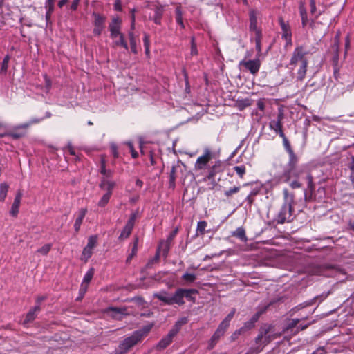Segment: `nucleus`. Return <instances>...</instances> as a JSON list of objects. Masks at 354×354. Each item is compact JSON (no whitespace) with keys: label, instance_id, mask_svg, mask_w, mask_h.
Masks as SVG:
<instances>
[{"label":"nucleus","instance_id":"nucleus-1","mask_svg":"<svg viewBox=\"0 0 354 354\" xmlns=\"http://www.w3.org/2000/svg\"><path fill=\"white\" fill-rule=\"evenodd\" d=\"M214 156V152L209 148L206 147L203 149V154L198 157L194 164L196 171H207L206 178L208 180L214 179L216 174L223 171L221 160L212 161Z\"/></svg>","mask_w":354,"mask_h":354},{"label":"nucleus","instance_id":"nucleus-2","mask_svg":"<svg viewBox=\"0 0 354 354\" xmlns=\"http://www.w3.org/2000/svg\"><path fill=\"white\" fill-rule=\"evenodd\" d=\"M151 329V326H147L143 328L135 331L130 337L125 338L116 350L118 354H124L133 346L141 342L147 336Z\"/></svg>","mask_w":354,"mask_h":354},{"label":"nucleus","instance_id":"nucleus-3","mask_svg":"<svg viewBox=\"0 0 354 354\" xmlns=\"http://www.w3.org/2000/svg\"><path fill=\"white\" fill-rule=\"evenodd\" d=\"M306 54L307 53L302 46H298L295 49L290 61L289 64L292 69H294L297 65L299 66L297 73V78L299 80H304L306 76L308 66V60L306 58Z\"/></svg>","mask_w":354,"mask_h":354},{"label":"nucleus","instance_id":"nucleus-4","mask_svg":"<svg viewBox=\"0 0 354 354\" xmlns=\"http://www.w3.org/2000/svg\"><path fill=\"white\" fill-rule=\"evenodd\" d=\"M187 322V319L185 317L181 318L176 322L174 327L169 332L168 335L163 337L158 344L157 348L159 349H164L167 347L172 342L173 338L176 335L182 326Z\"/></svg>","mask_w":354,"mask_h":354},{"label":"nucleus","instance_id":"nucleus-5","mask_svg":"<svg viewBox=\"0 0 354 354\" xmlns=\"http://www.w3.org/2000/svg\"><path fill=\"white\" fill-rule=\"evenodd\" d=\"M98 237L93 235L88 237L86 245L84 248L80 259L86 263L91 257L94 248L97 245Z\"/></svg>","mask_w":354,"mask_h":354},{"label":"nucleus","instance_id":"nucleus-6","mask_svg":"<svg viewBox=\"0 0 354 354\" xmlns=\"http://www.w3.org/2000/svg\"><path fill=\"white\" fill-rule=\"evenodd\" d=\"M93 30L95 36H100L105 28L106 17L98 12L92 14Z\"/></svg>","mask_w":354,"mask_h":354},{"label":"nucleus","instance_id":"nucleus-7","mask_svg":"<svg viewBox=\"0 0 354 354\" xmlns=\"http://www.w3.org/2000/svg\"><path fill=\"white\" fill-rule=\"evenodd\" d=\"M261 61L259 57H257L255 59H244L239 63L240 67H243L246 71H250V73L254 75L257 74L261 67Z\"/></svg>","mask_w":354,"mask_h":354},{"label":"nucleus","instance_id":"nucleus-8","mask_svg":"<svg viewBox=\"0 0 354 354\" xmlns=\"http://www.w3.org/2000/svg\"><path fill=\"white\" fill-rule=\"evenodd\" d=\"M296 166L297 164L292 166L290 165V159H289L288 167L284 170L283 173L279 177V176L276 177L277 183H279V181L287 183L291 179V178L297 177L299 174L296 170Z\"/></svg>","mask_w":354,"mask_h":354},{"label":"nucleus","instance_id":"nucleus-9","mask_svg":"<svg viewBox=\"0 0 354 354\" xmlns=\"http://www.w3.org/2000/svg\"><path fill=\"white\" fill-rule=\"evenodd\" d=\"M29 127V124H23L14 127L12 130H6V136H10L14 139L20 138L25 135L26 130Z\"/></svg>","mask_w":354,"mask_h":354},{"label":"nucleus","instance_id":"nucleus-10","mask_svg":"<svg viewBox=\"0 0 354 354\" xmlns=\"http://www.w3.org/2000/svg\"><path fill=\"white\" fill-rule=\"evenodd\" d=\"M115 186L116 183L115 181L106 178H101L99 187L105 194L112 196L113 191Z\"/></svg>","mask_w":354,"mask_h":354},{"label":"nucleus","instance_id":"nucleus-11","mask_svg":"<svg viewBox=\"0 0 354 354\" xmlns=\"http://www.w3.org/2000/svg\"><path fill=\"white\" fill-rule=\"evenodd\" d=\"M279 24L282 30V38L286 41L287 45H291L292 32L290 26L282 18L279 19Z\"/></svg>","mask_w":354,"mask_h":354},{"label":"nucleus","instance_id":"nucleus-12","mask_svg":"<svg viewBox=\"0 0 354 354\" xmlns=\"http://www.w3.org/2000/svg\"><path fill=\"white\" fill-rule=\"evenodd\" d=\"M292 211V207L290 203H286L283 206L279 215L278 216V218H279L281 223L290 220Z\"/></svg>","mask_w":354,"mask_h":354},{"label":"nucleus","instance_id":"nucleus-13","mask_svg":"<svg viewBox=\"0 0 354 354\" xmlns=\"http://www.w3.org/2000/svg\"><path fill=\"white\" fill-rule=\"evenodd\" d=\"M94 275V269L90 268L87 272L85 274L83 281L81 283L80 288V292L82 295H84L85 292L87 290L88 284L90 281H91Z\"/></svg>","mask_w":354,"mask_h":354},{"label":"nucleus","instance_id":"nucleus-14","mask_svg":"<svg viewBox=\"0 0 354 354\" xmlns=\"http://www.w3.org/2000/svg\"><path fill=\"white\" fill-rule=\"evenodd\" d=\"M110 37L112 39H115L119 37V40L114 41V46H121L126 50L128 49L127 43L125 41L124 35L121 32V30L110 32Z\"/></svg>","mask_w":354,"mask_h":354},{"label":"nucleus","instance_id":"nucleus-15","mask_svg":"<svg viewBox=\"0 0 354 354\" xmlns=\"http://www.w3.org/2000/svg\"><path fill=\"white\" fill-rule=\"evenodd\" d=\"M107 313L116 319H121L124 315H128L127 308L111 307L107 309Z\"/></svg>","mask_w":354,"mask_h":354},{"label":"nucleus","instance_id":"nucleus-16","mask_svg":"<svg viewBox=\"0 0 354 354\" xmlns=\"http://www.w3.org/2000/svg\"><path fill=\"white\" fill-rule=\"evenodd\" d=\"M21 198L22 192L21 191H18L10 210V214L13 217H17L18 215Z\"/></svg>","mask_w":354,"mask_h":354},{"label":"nucleus","instance_id":"nucleus-17","mask_svg":"<svg viewBox=\"0 0 354 354\" xmlns=\"http://www.w3.org/2000/svg\"><path fill=\"white\" fill-rule=\"evenodd\" d=\"M100 174L102 175V178H106L107 179L111 178L113 175V170L106 169V158L104 156H101Z\"/></svg>","mask_w":354,"mask_h":354},{"label":"nucleus","instance_id":"nucleus-18","mask_svg":"<svg viewBox=\"0 0 354 354\" xmlns=\"http://www.w3.org/2000/svg\"><path fill=\"white\" fill-rule=\"evenodd\" d=\"M185 290L184 289L179 288L178 289L174 295H171V305L178 304L183 305L184 304V297H185Z\"/></svg>","mask_w":354,"mask_h":354},{"label":"nucleus","instance_id":"nucleus-19","mask_svg":"<svg viewBox=\"0 0 354 354\" xmlns=\"http://www.w3.org/2000/svg\"><path fill=\"white\" fill-rule=\"evenodd\" d=\"M283 145L287 152L289 154V159H290V165L292 166H294L295 164H297L298 158L295 154L293 150L292 149L290 142L286 138H284Z\"/></svg>","mask_w":354,"mask_h":354},{"label":"nucleus","instance_id":"nucleus-20","mask_svg":"<svg viewBox=\"0 0 354 354\" xmlns=\"http://www.w3.org/2000/svg\"><path fill=\"white\" fill-rule=\"evenodd\" d=\"M41 308L39 306H35V307L31 308L26 315L25 319L24 321V324H27L35 320Z\"/></svg>","mask_w":354,"mask_h":354},{"label":"nucleus","instance_id":"nucleus-21","mask_svg":"<svg viewBox=\"0 0 354 354\" xmlns=\"http://www.w3.org/2000/svg\"><path fill=\"white\" fill-rule=\"evenodd\" d=\"M250 29L254 32V35L257 34V31L261 32V30L257 27V12L254 10L250 12Z\"/></svg>","mask_w":354,"mask_h":354},{"label":"nucleus","instance_id":"nucleus-22","mask_svg":"<svg viewBox=\"0 0 354 354\" xmlns=\"http://www.w3.org/2000/svg\"><path fill=\"white\" fill-rule=\"evenodd\" d=\"M122 23V21L120 17L118 16L113 17L109 25V31L113 32L121 30Z\"/></svg>","mask_w":354,"mask_h":354},{"label":"nucleus","instance_id":"nucleus-23","mask_svg":"<svg viewBox=\"0 0 354 354\" xmlns=\"http://www.w3.org/2000/svg\"><path fill=\"white\" fill-rule=\"evenodd\" d=\"M134 225V220L133 218H131L128 222L127 223L126 225L124 226L123 230L122 231L120 239H124L129 237V236L131 234V231L133 230Z\"/></svg>","mask_w":354,"mask_h":354},{"label":"nucleus","instance_id":"nucleus-24","mask_svg":"<svg viewBox=\"0 0 354 354\" xmlns=\"http://www.w3.org/2000/svg\"><path fill=\"white\" fill-rule=\"evenodd\" d=\"M234 313H235L234 310H232V312H230L227 315V317L224 319V320L220 324L217 330H220L221 332H222V333L224 334L225 331L228 328V326L230 325V322L232 320V319L233 318Z\"/></svg>","mask_w":354,"mask_h":354},{"label":"nucleus","instance_id":"nucleus-25","mask_svg":"<svg viewBox=\"0 0 354 354\" xmlns=\"http://www.w3.org/2000/svg\"><path fill=\"white\" fill-rule=\"evenodd\" d=\"M283 118V113H279L277 116V120H273L270 122V129L274 130L275 132H277L278 131L281 129Z\"/></svg>","mask_w":354,"mask_h":354},{"label":"nucleus","instance_id":"nucleus-26","mask_svg":"<svg viewBox=\"0 0 354 354\" xmlns=\"http://www.w3.org/2000/svg\"><path fill=\"white\" fill-rule=\"evenodd\" d=\"M86 209H81L78 213V216L75 219L74 228L76 232H78L80 229V226L83 222L84 218L86 214Z\"/></svg>","mask_w":354,"mask_h":354},{"label":"nucleus","instance_id":"nucleus-27","mask_svg":"<svg viewBox=\"0 0 354 354\" xmlns=\"http://www.w3.org/2000/svg\"><path fill=\"white\" fill-rule=\"evenodd\" d=\"M155 297L167 305H171V295L163 292L155 294Z\"/></svg>","mask_w":354,"mask_h":354},{"label":"nucleus","instance_id":"nucleus-28","mask_svg":"<svg viewBox=\"0 0 354 354\" xmlns=\"http://www.w3.org/2000/svg\"><path fill=\"white\" fill-rule=\"evenodd\" d=\"M255 35V43H256V50L257 51V57H260L261 55V32H259L257 31V34Z\"/></svg>","mask_w":354,"mask_h":354},{"label":"nucleus","instance_id":"nucleus-29","mask_svg":"<svg viewBox=\"0 0 354 354\" xmlns=\"http://www.w3.org/2000/svg\"><path fill=\"white\" fill-rule=\"evenodd\" d=\"M299 12L301 17L302 25L303 26H305L307 25L308 20L307 17L306 10L303 3H301L299 6Z\"/></svg>","mask_w":354,"mask_h":354},{"label":"nucleus","instance_id":"nucleus-30","mask_svg":"<svg viewBox=\"0 0 354 354\" xmlns=\"http://www.w3.org/2000/svg\"><path fill=\"white\" fill-rule=\"evenodd\" d=\"M8 185L5 183H1L0 185V201L3 202L5 201L8 191Z\"/></svg>","mask_w":354,"mask_h":354},{"label":"nucleus","instance_id":"nucleus-31","mask_svg":"<svg viewBox=\"0 0 354 354\" xmlns=\"http://www.w3.org/2000/svg\"><path fill=\"white\" fill-rule=\"evenodd\" d=\"M233 236L239 238L241 241H245L247 240L246 236H245V230L242 227L237 228L234 232Z\"/></svg>","mask_w":354,"mask_h":354},{"label":"nucleus","instance_id":"nucleus-32","mask_svg":"<svg viewBox=\"0 0 354 354\" xmlns=\"http://www.w3.org/2000/svg\"><path fill=\"white\" fill-rule=\"evenodd\" d=\"M111 195L104 193L98 201L97 205L100 207H105L110 201Z\"/></svg>","mask_w":354,"mask_h":354},{"label":"nucleus","instance_id":"nucleus-33","mask_svg":"<svg viewBox=\"0 0 354 354\" xmlns=\"http://www.w3.org/2000/svg\"><path fill=\"white\" fill-rule=\"evenodd\" d=\"M129 37L130 41L131 50L134 54H136L138 53V50L136 46V39L134 37L133 33L132 32H130L129 33Z\"/></svg>","mask_w":354,"mask_h":354},{"label":"nucleus","instance_id":"nucleus-34","mask_svg":"<svg viewBox=\"0 0 354 354\" xmlns=\"http://www.w3.org/2000/svg\"><path fill=\"white\" fill-rule=\"evenodd\" d=\"M207 225V223L206 221H203L198 223L197 225V233L200 234L201 235H203L205 233V228Z\"/></svg>","mask_w":354,"mask_h":354},{"label":"nucleus","instance_id":"nucleus-35","mask_svg":"<svg viewBox=\"0 0 354 354\" xmlns=\"http://www.w3.org/2000/svg\"><path fill=\"white\" fill-rule=\"evenodd\" d=\"M51 244L47 243L37 250V252L41 255H47L51 249Z\"/></svg>","mask_w":354,"mask_h":354},{"label":"nucleus","instance_id":"nucleus-36","mask_svg":"<svg viewBox=\"0 0 354 354\" xmlns=\"http://www.w3.org/2000/svg\"><path fill=\"white\" fill-rule=\"evenodd\" d=\"M224 334L222 333V332H221L220 330H216V332L214 333V335H212V338H211V345H212V347L214 346V345L217 342V341L220 339L221 337H222Z\"/></svg>","mask_w":354,"mask_h":354},{"label":"nucleus","instance_id":"nucleus-37","mask_svg":"<svg viewBox=\"0 0 354 354\" xmlns=\"http://www.w3.org/2000/svg\"><path fill=\"white\" fill-rule=\"evenodd\" d=\"M65 151L68 153L70 155L75 156L77 159H79V155L77 154L75 149L71 145H68L65 149Z\"/></svg>","mask_w":354,"mask_h":354},{"label":"nucleus","instance_id":"nucleus-38","mask_svg":"<svg viewBox=\"0 0 354 354\" xmlns=\"http://www.w3.org/2000/svg\"><path fill=\"white\" fill-rule=\"evenodd\" d=\"M182 279L186 282L192 283L195 281L196 276L194 274L185 273L183 275Z\"/></svg>","mask_w":354,"mask_h":354},{"label":"nucleus","instance_id":"nucleus-39","mask_svg":"<svg viewBox=\"0 0 354 354\" xmlns=\"http://www.w3.org/2000/svg\"><path fill=\"white\" fill-rule=\"evenodd\" d=\"M234 169L241 178H242L245 174V166H236L234 167Z\"/></svg>","mask_w":354,"mask_h":354},{"label":"nucleus","instance_id":"nucleus-40","mask_svg":"<svg viewBox=\"0 0 354 354\" xmlns=\"http://www.w3.org/2000/svg\"><path fill=\"white\" fill-rule=\"evenodd\" d=\"M239 190H240V187H234L230 188V189L225 191L224 192V195L227 198H229L231 196H232L233 194H236Z\"/></svg>","mask_w":354,"mask_h":354},{"label":"nucleus","instance_id":"nucleus-41","mask_svg":"<svg viewBox=\"0 0 354 354\" xmlns=\"http://www.w3.org/2000/svg\"><path fill=\"white\" fill-rule=\"evenodd\" d=\"M44 77L45 80V90L46 92H48L52 86L51 80L47 75H44Z\"/></svg>","mask_w":354,"mask_h":354},{"label":"nucleus","instance_id":"nucleus-42","mask_svg":"<svg viewBox=\"0 0 354 354\" xmlns=\"http://www.w3.org/2000/svg\"><path fill=\"white\" fill-rule=\"evenodd\" d=\"M126 145L128 146L131 156L133 158H136L138 156V153L135 151L133 144L131 142H127Z\"/></svg>","mask_w":354,"mask_h":354},{"label":"nucleus","instance_id":"nucleus-43","mask_svg":"<svg viewBox=\"0 0 354 354\" xmlns=\"http://www.w3.org/2000/svg\"><path fill=\"white\" fill-rule=\"evenodd\" d=\"M298 323H299V319H292L288 323V326L286 328V330L288 331L289 330H292L293 328H295L297 326Z\"/></svg>","mask_w":354,"mask_h":354},{"label":"nucleus","instance_id":"nucleus-44","mask_svg":"<svg viewBox=\"0 0 354 354\" xmlns=\"http://www.w3.org/2000/svg\"><path fill=\"white\" fill-rule=\"evenodd\" d=\"M110 149H111V153H112L113 156L115 158H118V156H119V153H118V151L117 146L115 144H111V146H110Z\"/></svg>","mask_w":354,"mask_h":354},{"label":"nucleus","instance_id":"nucleus-45","mask_svg":"<svg viewBox=\"0 0 354 354\" xmlns=\"http://www.w3.org/2000/svg\"><path fill=\"white\" fill-rule=\"evenodd\" d=\"M191 54L192 55H196L198 54L196 44L194 41V37L192 39Z\"/></svg>","mask_w":354,"mask_h":354},{"label":"nucleus","instance_id":"nucleus-46","mask_svg":"<svg viewBox=\"0 0 354 354\" xmlns=\"http://www.w3.org/2000/svg\"><path fill=\"white\" fill-rule=\"evenodd\" d=\"M310 12L313 15H315V17H317L315 0H310Z\"/></svg>","mask_w":354,"mask_h":354},{"label":"nucleus","instance_id":"nucleus-47","mask_svg":"<svg viewBox=\"0 0 354 354\" xmlns=\"http://www.w3.org/2000/svg\"><path fill=\"white\" fill-rule=\"evenodd\" d=\"M185 292V297L191 299V294L195 293L196 291L193 289H184Z\"/></svg>","mask_w":354,"mask_h":354},{"label":"nucleus","instance_id":"nucleus-48","mask_svg":"<svg viewBox=\"0 0 354 354\" xmlns=\"http://www.w3.org/2000/svg\"><path fill=\"white\" fill-rule=\"evenodd\" d=\"M46 6L48 8V10L53 12L54 8V1L53 0H47Z\"/></svg>","mask_w":354,"mask_h":354},{"label":"nucleus","instance_id":"nucleus-49","mask_svg":"<svg viewBox=\"0 0 354 354\" xmlns=\"http://www.w3.org/2000/svg\"><path fill=\"white\" fill-rule=\"evenodd\" d=\"M6 129L4 125L0 122V137L1 138H3V137L6 136Z\"/></svg>","mask_w":354,"mask_h":354},{"label":"nucleus","instance_id":"nucleus-50","mask_svg":"<svg viewBox=\"0 0 354 354\" xmlns=\"http://www.w3.org/2000/svg\"><path fill=\"white\" fill-rule=\"evenodd\" d=\"M307 179H308V188L311 190H313L314 189V185H313V177L312 176L310 175H308L307 176Z\"/></svg>","mask_w":354,"mask_h":354},{"label":"nucleus","instance_id":"nucleus-51","mask_svg":"<svg viewBox=\"0 0 354 354\" xmlns=\"http://www.w3.org/2000/svg\"><path fill=\"white\" fill-rule=\"evenodd\" d=\"M257 107L259 110L263 111L265 109V104L264 102L262 100H259L257 101Z\"/></svg>","mask_w":354,"mask_h":354},{"label":"nucleus","instance_id":"nucleus-52","mask_svg":"<svg viewBox=\"0 0 354 354\" xmlns=\"http://www.w3.org/2000/svg\"><path fill=\"white\" fill-rule=\"evenodd\" d=\"M46 299V296H38L36 299V306L40 307L41 303Z\"/></svg>","mask_w":354,"mask_h":354},{"label":"nucleus","instance_id":"nucleus-53","mask_svg":"<svg viewBox=\"0 0 354 354\" xmlns=\"http://www.w3.org/2000/svg\"><path fill=\"white\" fill-rule=\"evenodd\" d=\"M80 0H73L71 8L73 10H76Z\"/></svg>","mask_w":354,"mask_h":354},{"label":"nucleus","instance_id":"nucleus-54","mask_svg":"<svg viewBox=\"0 0 354 354\" xmlns=\"http://www.w3.org/2000/svg\"><path fill=\"white\" fill-rule=\"evenodd\" d=\"M8 59H9L8 57H6L4 58V59L3 61V64H2V68H1L2 71H6L7 70Z\"/></svg>","mask_w":354,"mask_h":354},{"label":"nucleus","instance_id":"nucleus-55","mask_svg":"<svg viewBox=\"0 0 354 354\" xmlns=\"http://www.w3.org/2000/svg\"><path fill=\"white\" fill-rule=\"evenodd\" d=\"M114 8L117 11H121L122 10V5H121V1L120 0H116L115 3L114 5Z\"/></svg>","mask_w":354,"mask_h":354},{"label":"nucleus","instance_id":"nucleus-56","mask_svg":"<svg viewBox=\"0 0 354 354\" xmlns=\"http://www.w3.org/2000/svg\"><path fill=\"white\" fill-rule=\"evenodd\" d=\"M290 185L292 189H297L301 187V183H299L297 180H294L290 183Z\"/></svg>","mask_w":354,"mask_h":354},{"label":"nucleus","instance_id":"nucleus-57","mask_svg":"<svg viewBox=\"0 0 354 354\" xmlns=\"http://www.w3.org/2000/svg\"><path fill=\"white\" fill-rule=\"evenodd\" d=\"M143 41L145 47L149 46V37L147 34H145Z\"/></svg>","mask_w":354,"mask_h":354},{"label":"nucleus","instance_id":"nucleus-58","mask_svg":"<svg viewBox=\"0 0 354 354\" xmlns=\"http://www.w3.org/2000/svg\"><path fill=\"white\" fill-rule=\"evenodd\" d=\"M176 19L177 24L179 26H180L182 28H183L185 26H184L183 21V16L182 17H176Z\"/></svg>","mask_w":354,"mask_h":354},{"label":"nucleus","instance_id":"nucleus-59","mask_svg":"<svg viewBox=\"0 0 354 354\" xmlns=\"http://www.w3.org/2000/svg\"><path fill=\"white\" fill-rule=\"evenodd\" d=\"M131 30H133L135 29V15L133 14V12H132V14H131Z\"/></svg>","mask_w":354,"mask_h":354},{"label":"nucleus","instance_id":"nucleus-60","mask_svg":"<svg viewBox=\"0 0 354 354\" xmlns=\"http://www.w3.org/2000/svg\"><path fill=\"white\" fill-rule=\"evenodd\" d=\"M176 17H182L183 16L180 6H177V8L176 9Z\"/></svg>","mask_w":354,"mask_h":354},{"label":"nucleus","instance_id":"nucleus-61","mask_svg":"<svg viewBox=\"0 0 354 354\" xmlns=\"http://www.w3.org/2000/svg\"><path fill=\"white\" fill-rule=\"evenodd\" d=\"M324 349L323 348H319L315 351H314L312 354H324Z\"/></svg>","mask_w":354,"mask_h":354},{"label":"nucleus","instance_id":"nucleus-62","mask_svg":"<svg viewBox=\"0 0 354 354\" xmlns=\"http://www.w3.org/2000/svg\"><path fill=\"white\" fill-rule=\"evenodd\" d=\"M277 133L279 135L280 137L283 138V141L284 140V138H286L282 129L278 131Z\"/></svg>","mask_w":354,"mask_h":354},{"label":"nucleus","instance_id":"nucleus-63","mask_svg":"<svg viewBox=\"0 0 354 354\" xmlns=\"http://www.w3.org/2000/svg\"><path fill=\"white\" fill-rule=\"evenodd\" d=\"M350 46V36L347 35L346 38V48H348Z\"/></svg>","mask_w":354,"mask_h":354},{"label":"nucleus","instance_id":"nucleus-64","mask_svg":"<svg viewBox=\"0 0 354 354\" xmlns=\"http://www.w3.org/2000/svg\"><path fill=\"white\" fill-rule=\"evenodd\" d=\"M352 174L351 175V178L353 182H354V166L351 167Z\"/></svg>","mask_w":354,"mask_h":354}]
</instances>
